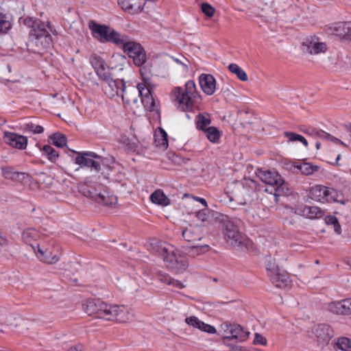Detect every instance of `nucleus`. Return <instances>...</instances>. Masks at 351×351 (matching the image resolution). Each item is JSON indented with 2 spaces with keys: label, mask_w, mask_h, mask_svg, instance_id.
I'll return each mask as SVG.
<instances>
[{
  "label": "nucleus",
  "mask_w": 351,
  "mask_h": 351,
  "mask_svg": "<svg viewBox=\"0 0 351 351\" xmlns=\"http://www.w3.org/2000/svg\"><path fill=\"white\" fill-rule=\"evenodd\" d=\"M182 234L183 238L191 244H195L202 239V234L197 227L186 228L182 230Z\"/></svg>",
  "instance_id": "26"
},
{
  "label": "nucleus",
  "mask_w": 351,
  "mask_h": 351,
  "mask_svg": "<svg viewBox=\"0 0 351 351\" xmlns=\"http://www.w3.org/2000/svg\"><path fill=\"white\" fill-rule=\"evenodd\" d=\"M206 136L212 143H217L219 142L221 132L215 127H208L205 131Z\"/></svg>",
  "instance_id": "34"
},
{
  "label": "nucleus",
  "mask_w": 351,
  "mask_h": 351,
  "mask_svg": "<svg viewBox=\"0 0 351 351\" xmlns=\"http://www.w3.org/2000/svg\"><path fill=\"white\" fill-rule=\"evenodd\" d=\"M221 229L225 239L234 247H240L244 244L246 238L239 229V219H233L227 215H221L219 218Z\"/></svg>",
  "instance_id": "4"
},
{
  "label": "nucleus",
  "mask_w": 351,
  "mask_h": 351,
  "mask_svg": "<svg viewBox=\"0 0 351 351\" xmlns=\"http://www.w3.org/2000/svg\"><path fill=\"white\" fill-rule=\"evenodd\" d=\"M333 228L336 234H340L341 233V226L338 221L335 224H333Z\"/></svg>",
  "instance_id": "56"
},
{
  "label": "nucleus",
  "mask_w": 351,
  "mask_h": 351,
  "mask_svg": "<svg viewBox=\"0 0 351 351\" xmlns=\"http://www.w3.org/2000/svg\"><path fill=\"white\" fill-rule=\"evenodd\" d=\"M316 136H318L319 138H324V139H326V140H330V138H331L332 135L327 133V132H325L324 131H322V130H319V132H316Z\"/></svg>",
  "instance_id": "54"
},
{
  "label": "nucleus",
  "mask_w": 351,
  "mask_h": 351,
  "mask_svg": "<svg viewBox=\"0 0 351 351\" xmlns=\"http://www.w3.org/2000/svg\"><path fill=\"white\" fill-rule=\"evenodd\" d=\"M267 269L268 276L275 287L285 289L291 285V280L287 271L280 270L278 267H267Z\"/></svg>",
  "instance_id": "12"
},
{
  "label": "nucleus",
  "mask_w": 351,
  "mask_h": 351,
  "mask_svg": "<svg viewBox=\"0 0 351 351\" xmlns=\"http://www.w3.org/2000/svg\"><path fill=\"white\" fill-rule=\"evenodd\" d=\"M196 199L197 201H199L200 203H202L204 206L205 208L207 207L208 205H207V202L205 199L201 198V197H196Z\"/></svg>",
  "instance_id": "59"
},
{
  "label": "nucleus",
  "mask_w": 351,
  "mask_h": 351,
  "mask_svg": "<svg viewBox=\"0 0 351 351\" xmlns=\"http://www.w3.org/2000/svg\"><path fill=\"white\" fill-rule=\"evenodd\" d=\"M285 136L289 138L290 141H300L302 143H303L306 147L308 146V142L306 140V138L302 136V135L290 132H285Z\"/></svg>",
  "instance_id": "44"
},
{
  "label": "nucleus",
  "mask_w": 351,
  "mask_h": 351,
  "mask_svg": "<svg viewBox=\"0 0 351 351\" xmlns=\"http://www.w3.org/2000/svg\"><path fill=\"white\" fill-rule=\"evenodd\" d=\"M10 27V23L5 20L4 16L0 13V34L5 33Z\"/></svg>",
  "instance_id": "48"
},
{
  "label": "nucleus",
  "mask_w": 351,
  "mask_h": 351,
  "mask_svg": "<svg viewBox=\"0 0 351 351\" xmlns=\"http://www.w3.org/2000/svg\"><path fill=\"white\" fill-rule=\"evenodd\" d=\"M326 45L320 42L317 37L307 38L302 44V51L311 55H317L326 51Z\"/></svg>",
  "instance_id": "17"
},
{
  "label": "nucleus",
  "mask_w": 351,
  "mask_h": 351,
  "mask_svg": "<svg viewBox=\"0 0 351 351\" xmlns=\"http://www.w3.org/2000/svg\"><path fill=\"white\" fill-rule=\"evenodd\" d=\"M323 185H316L310 189L309 194L312 199L322 202Z\"/></svg>",
  "instance_id": "41"
},
{
  "label": "nucleus",
  "mask_w": 351,
  "mask_h": 351,
  "mask_svg": "<svg viewBox=\"0 0 351 351\" xmlns=\"http://www.w3.org/2000/svg\"><path fill=\"white\" fill-rule=\"evenodd\" d=\"M340 158H341V155H340V154H339V155L337 156V158H336V163H337V162L340 160Z\"/></svg>",
  "instance_id": "64"
},
{
  "label": "nucleus",
  "mask_w": 351,
  "mask_h": 351,
  "mask_svg": "<svg viewBox=\"0 0 351 351\" xmlns=\"http://www.w3.org/2000/svg\"><path fill=\"white\" fill-rule=\"evenodd\" d=\"M336 346L343 351H351V340L347 337L338 339Z\"/></svg>",
  "instance_id": "43"
},
{
  "label": "nucleus",
  "mask_w": 351,
  "mask_h": 351,
  "mask_svg": "<svg viewBox=\"0 0 351 351\" xmlns=\"http://www.w3.org/2000/svg\"><path fill=\"white\" fill-rule=\"evenodd\" d=\"M165 262L169 269L178 274L186 271L189 265L187 258L174 247L173 252L166 256Z\"/></svg>",
  "instance_id": "10"
},
{
  "label": "nucleus",
  "mask_w": 351,
  "mask_h": 351,
  "mask_svg": "<svg viewBox=\"0 0 351 351\" xmlns=\"http://www.w3.org/2000/svg\"><path fill=\"white\" fill-rule=\"evenodd\" d=\"M302 215L306 218L314 219H320L324 215V211L314 206H305L302 210Z\"/></svg>",
  "instance_id": "28"
},
{
  "label": "nucleus",
  "mask_w": 351,
  "mask_h": 351,
  "mask_svg": "<svg viewBox=\"0 0 351 351\" xmlns=\"http://www.w3.org/2000/svg\"><path fill=\"white\" fill-rule=\"evenodd\" d=\"M210 247L208 245H198L197 243L191 244L187 250L188 254L191 256L199 255L208 251Z\"/></svg>",
  "instance_id": "35"
},
{
  "label": "nucleus",
  "mask_w": 351,
  "mask_h": 351,
  "mask_svg": "<svg viewBox=\"0 0 351 351\" xmlns=\"http://www.w3.org/2000/svg\"><path fill=\"white\" fill-rule=\"evenodd\" d=\"M328 309L330 312L337 315H350L351 298L332 302L328 304Z\"/></svg>",
  "instance_id": "20"
},
{
  "label": "nucleus",
  "mask_w": 351,
  "mask_h": 351,
  "mask_svg": "<svg viewBox=\"0 0 351 351\" xmlns=\"http://www.w3.org/2000/svg\"><path fill=\"white\" fill-rule=\"evenodd\" d=\"M90 63L96 73L101 79H107L109 77L110 68L105 60L100 56L93 55L90 57Z\"/></svg>",
  "instance_id": "18"
},
{
  "label": "nucleus",
  "mask_w": 351,
  "mask_h": 351,
  "mask_svg": "<svg viewBox=\"0 0 351 351\" xmlns=\"http://www.w3.org/2000/svg\"><path fill=\"white\" fill-rule=\"evenodd\" d=\"M322 190L321 202H341L342 204H345L344 201L339 199V197H342V195L336 189L323 186Z\"/></svg>",
  "instance_id": "24"
},
{
  "label": "nucleus",
  "mask_w": 351,
  "mask_h": 351,
  "mask_svg": "<svg viewBox=\"0 0 351 351\" xmlns=\"http://www.w3.org/2000/svg\"><path fill=\"white\" fill-rule=\"evenodd\" d=\"M123 101L127 104H136L138 101V90L134 86H124L120 94Z\"/></svg>",
  "instance_id": "25"
},
{
  "label": "nucleus",
  "mask_w": 351,
  "mask_h": 351,
  "mask_svg": "<svg viewBox=\"0 0 351 351\" xmlns=\"http://www.w3.org/2000/svg\"><path fill=\"white\" fill-rule=\"evenodd\" d=\"M329 141H330L336 144H341V145L346 146V145L341 140H339V138L334 137L332 136H331V138H330Z\"/></svg>",
  "instance_id": "57"
},
{
  "label": "nucleus",
  "mask_w": 351,
  "mask_h": 351,
  "mask_svg": "<svg viewBox=\"0 0 351 351\" xmlns=\"http://www.w3.org/2000/svg\"><path fill=\"white\" fill-rule=\"evenodd\" d=\"M258 176L260 178L261 181L273 188L276 201H278V197L289 194V191L287 184L277 172L271 171H260Z\"/></svg>",
  "instance_id": "6"
},
{
  "label": "nucleus",
  "mask_w": 351,
  "mask_h": 351,
  "mask_svg": "<svg viewBox=\"0 0 351 351\" xmlns=\"http://www.w3.org/2000/svg\"><path fill=\"white\" fill-rule=\"evenodd\" d=\"M210 119L208 114H199L197 117L196 125L197 128L205 131L210 127Z\"/></svg>",
  "instance_id": "36"
},
{
  "label": "nucleus",
  "mask_w": 351,
  "mask_h": 351,
  "mask_svg": "<svg viewBox=\"0 0 351 351\" xmlns=\"http://www.w3.org/2000/svg\"><path fill=\"white\" fill-rule=\"evenodd\" d=\"M146 0H118V4L125 12L135 14L141 12Z\"/></svg>",
  "instance_id": "19"
},
{
  "label": "nucleus",
  "mask_w": 351,
  "mask_h": 351,
  "mask_svg": "<svg viewBox=\"0 0 351 351\" xmlns=\"http://www.w3.org/2000/svg\"><path fill=\"white\" fill-rule=\"evenodd\" d=\"M136 88L138 90V97H145L151 95V90L144 84H138Z\"/></svg>",
  "instance_id": "46"
},
{
  "label": "nucleus",
  "mask_w": 351,
  "mask_h": 351,
  "mask_svg": "<svg viewBox=\"0 0 351 351\" xmlns=\"http://www.w3.org/2000/svg\"><path fill=\"white\" fill-rule=\"evenodd\" d=\"M185 322L195 328L199 329L200 330L206 332L209 334H215L217 331L214 326L204 323L195 316L186 317L185 319Z\"/></svg>",
  "instance_id": "22"
},
{
  "label": "nucleus",
  "mask_w": 351,
  "mask_h": 351,
  "mask_svg": "<svg viewBox=\"0 0 351 351\" xmlns=\"http://www.w3.org/2000/svg\"><path fill=\"white\" fill-rule=\"evenodd\" d=\"M2 175L5 179L12 180H22L25 177L24 173L15 171L12 167H5L1 169Z\"/></svg>",
  "instance_id": "31"
},
{
  "label": "nucleus",
  "mask_w": 351,
  "mask_h": 351,
  "mask_svg": "<svg viewBox=\"0 0 351 351\" xmlns=\"http://www.w3.org/2000/svg\"><path fill=\"white\" fill-rule=\"evenodd\" d=\"M84 195L95 202L106 206H111L117 204V197L111 194L108 188L100 183H95L90 186Z\"/></svg>",
  "instance_id": "7"
},
{
  "label": "nucleus",
  "mask_w": 351,
  "mask_h": 351,
  "mask_svg": "<svg viewBox=\"0 0 351 351\" xmlns=\"http://www.w3.org/2000/svg\"><path fill=\"white\" fill-rule=\"evenodd\" d=\"M150 199L154 204H156L162 206H167L170 204V199L160 189H157L152 193L150 195Z\"/></svg>",
  "instance_id": "30"
},
{
  "label": "nucleus",
  "mask_w": 351,
  "mask_h": 351,
  "mask_svg": "<svg viewBox=\"0 0 351 351\" xmlns=\"http://www.w3.org/2000/svg\"><path fill=\"white\" fill-rule=\"evenodd\" d=\"M52 143L58 147H62L66 143V137L62 134L55 133L50 136Z\"/></svg>",
  "instance_id": "40"
},
{
  "label": "nucleus",
  "mask_w": 351,
  "mask_h": 351,
  "mask_svg": "<svg viewBox=\"0 0 351 351\" xmlns=\"http://www.w3.org/2000/svg\"><path fill=\"white\" fill-rule=\"evenodd\" d=\"M156 278L158 281L165 283L169 285V283L171 282V277L169 276V275L164 274H162L160 272L157 273Z\"/></svg>",
  "instance_id": "50"
},
{
  "label": "nucleus",
  "mask_w": 351,
  "mask_h": 351,
  "mask_svg": "<svg viewBox=\"0 0 351 351\" xmlns=\"http://www.w3.org/2000/svg\"><path fill=\"white\" fill-rule=\"evenodd\" d=\"M104 82V89L105 94L109 97H114L115 95H120L122 89L125 86L123 80H114L109 75L107 79H101Z\"/></svg>",
  "instance_id": "16"
},
{
  "label": "nucleus",
  "mask_w": 351,
  "mask_h": 351,
  "mask_svg": "<svg viewBox=\"0 0 351 351\" xmlns=\"http://www.w3.org/2000/svg\"><path fill=\"white\" fill-rule=\"evenodd\" d=\"M185 322L195 328L199 329L200 330L206 332L209 334H215L217 331L214 326L204 323L195 316L186 317L185 319Z\"/></svg>",
  "instance_id": "23"
},
{
  "label": "nucleus",
  "mask_w": 351,
  "mask_h": 351,
  "mask_svg": "<svg viewBox=\"0 0 351 351\" xmlns=\"http://www.w3.org/2000/svg\"><path fill=\"white\" fill-rule=\"evenodd\" d=\"M254 343L256 345L260 344L262 346H265L267 344V339L262 335L256 333L254 339Z\"/></svg>",
  "instance_id": "51"
},
{
  "label": "nucleus",
  "mask_w": 351,
  "mask_h": 351,
  "mask_svg": "<svg viewBox=\"0 0 351 351\" xmlns=\"http://www.w3.org/2000/svg\"><path fill=\"white\" fill-rule=\"evenodd\" d=\"M324 220L326 224L332 226L338 221L337 218L333 215H328L326 217Z\"/></svg>",
  "instance_id": "53"
},
{
  "label": "nucleus",
  "mask_w": 351,
  "mask_h": 351,
  "mask_svg": "<svg viewBox=\"0 0 351 351\" xmlns=\"http://www.w3.org/2000/svg\"><path fill=\"white\" fill-rule=\"evenodd\" d=\"M330 329L328 326L319 324L316 327L315 334L320 340L327 341L330 338Z\"/></svg>",
  "instance_id": "32"
},
{
  "label": "nucleus",
  "mask_w": 351,
  "mask_h": 351,
  "mask_svg": "<svg viewBox=\"0 0 351 351\" xmlns=\"http://www.w3.org/2000/svg\"><path fill=\"white\" fill-rule=\"evenodd\" d=\"M316 132H319L318 130H315L313 128H308L306 130H304V132L310 135H316Z\"/></svg>",
  "instance_id": "58"
},
{
  "label": "nucleus",
  "mask_w": 351,
  "mask_h": 351,
  "mask_svg": "<svg viewBox=\"0 0 351 351\" xmlns=\"http://www.w3.org/2000/svg\"><path fill=\"white\" fill-rule=\"evenodd\" d=\"M155 143L157 147H161L163 149H167L168 147L167 134L162 129H160L159 132L156 133L154 136Z\"/></svg>",
  "instance_id": "33"
},
{
  "label": "nucleus",
  "mask_w": 351,
  "mask_h": 351,
  "mask_svg": "<svg viewBox=\"0 0 351 351\" xmlns=\"http://www.w3.org/2000/svg\"><path fill=\"white\" fill-rule=\"evenodd\" d=\"M88 27L92 32L93 35L97 37L101 42L113 43L117 45V43L123 41L120 39L123 34L107 25H99L94 21H90Z\"/></svg>",
  "instance_id": "8"
},
{
  "label": "nucleus",
  "mask_w": 351,
  "mask_h": 351,
  "mask_svg": "<svg viewBox=\"0 0 351 351\" xmlns=\"http://www.w3.org/2000/svg\"><path fill=\"white\" fill-rule=\"evenodd\" d=\"M228 70L235 74L237 77L241 81L245 82L247 80V75L246 73L237 64L232 63L228 66Z\"/></svg>",
  "instance_id": "37"
},
{
  "label": "nucleus",
  "mask_w": 351,
  "mask_h": 351,
  "mask_svg": "<svg viewBox=\"0 0 351 351\" xmlns=\"http://www.w3.org/2000/svg\"><path fill=\"white\" fill-rule=\"evenodd\" d=\"M199 82L202 91L207 95H213L216 90V80L210 74H201Z\"/></svg>",
  "instance_id": "21"
},
{
  "label": "nucleus",
  "mask_w": 351,
  "mask_h": 351,
  "mask_svg": "<svg viewBox=\"0 0 351 351\" xmlns=\"http://www.w3.org/2000/svg\"><path fill=\"white\" fill-rule=\"evenodd\" d=\"M41 151L45 155L47 156V158L52 162H55L59 157L58 152L53 149L51 145H45Z\"/></svg>",
  "instance_id": "38"
},
{
  "label": "nucleus",
  "mask_w": 351,
  "mask_h": 351,
  "mask_svg": "<svg viewBox=\"0 0 351 351\" xmlns=\"http://www.w3.org/2000/svg\"><path fill=\"white\" fill-rule=\"evenodd\" d=\"M148 245L149 250L162 257L164 261L166 260V256L173 252L174 247L173 245L157 239H151Z\"/></svg>",
  "instance_id": "14"
},
{
  "label": "nucleus",
  "mask_w": 351,
  "mask_h": 351,
  "mask_svg": "<svg viewBox=\"0 0 351 351\" xmlns=\"http://www.w3.org/2000/svg\"><path fill=\"white\" fill-rule=\"evenodd\" d=\"M67 351H82L81 348L77 347H71L69 349H68Z\"/></svg>",
  "instance_id": "60"
},
{
  "label": "nucleus",
  "mask_w": 351,
  "mask_h": 351,
  "mask_svg": "<svg viewBox=\"0 0 351 351\" xmlns=\"http://www.w3.org/2000/svg\"><path fill=\"white\" fill-rule=\"evenodd\" d=\"M169 285H172L178 289H182L185 287L182 282H181L180 281H179L178 280H175L172 278L171 280V282L169 283Z\"/></svg>",
  "instance_id": "55"
},
{
  "label": "nucleus",
  "mask_w": 351,
  "mask_h": 351,
  "mask_svg": "<svg viewBox=\"0 0 351 351\" xmlns=\"http://www.w3.org/2000/svg\"><path fill=\"white\" fill-rule=\"evenodd\" d=\"M98 158V156L94 152H77L75 163L79 165L82 168L90 167L92 171L94 170L98 173L101 169V164L99 161L94 160V158Z\"/></svg>",
  "instance_id": "13"
},
{
  "label": "nucleus",
  "mask_w": 351,
  "mask_h": 351,
  "mask_svg": "<svg viewBox=\"0 0 351 351\" xmlns=\"http://www.w3.org/2000/svg\"><path fill=\"white\" fill-rule=\"evenodd\" d=\"M202 12L208 17H211L215 12V9L209 3H203L201 5Z\"/></svg>",
  "instance_id": "47"
},
{
  "label": "nucleus",
  "mask_w": 351,
  "mask_h": 351,
  "mask_svg": "<svg viewBox=\"0 0 351 351\" xmlns=\"http://www.w3.org/2000/svg\"><path fill=\"white\" fill-rule=\"evenodd\" d=\"M5 242H6V240L0 236V245H3L5 243Z\"/></svg>",
  "instance_id": "61"
},
{
  "label": "nucleus",
  "mask_w": 351,
  "mask_h": 351,
  "mask_svg": "<svg viewBox=\"0 0 351 351\" xmlns=\"http://www.w3.org/2000/svg\"><path fill=\"white\" fill-rule=\"evenodd\" d=\"M196 217L202 222L208 221L210 218V212L208 209H202L197 213Z\"/></svg>",
  "instance_id": "49"
},
{
  "label": "nucleus",
  "mask_w": 351,
  "mask_h": 351,
  "mask_svg": "<svg viewBox=\"0 0 351 351\" xmlns=\"http://www.w3.org/2000/svg\"><path fill=\"white\" fill-rule=\"evenodd\" d=\"M141 74L143 78V80L145 81L146 80L149 79V74H150V68L147 66H144L140 69Z\"/></svg>",
  "instance_id": "52"
},
{
  "label": "nucleus",
  "mask_w": 351,
  "mask_h": 351,
  "mask_svg": "<svg viewBox=\"0 0 351 351\" xmlns=\"http://www.w3.org/2000/svg\"><path fill=\"white\" fill-rule=\"evenodd\" d=\"M25 130L28 132H33L34 134H41L44 131V128L41 125H35L32 123L26 124Z\"/></svg>",
  "instance_id": "45"
},
{
  "label": "nucleus",
  "mask_w": 351,
  "mask_h": 351,
  "mask_svg": "<svg viewBox=\"0 0 351 351\" xmlns=\"http://www.w3.org/2000/svg\"><path fill=\"white\" fill-rule=\"evenodd\" d=\"M36 252L38 258L43 263L47 264L56 263L60 260L58 250L52 245L36 244Z\"/></svg>",
  "instance_id": "11"
},
{
  "label": "nucleus",
  "mask_w": 351,
  "mask_h": 351,
  "mask_svg": "<svg viewBox=\"0 0 351 351\" xmlns=\"http://www.w3.org/2000/svg\"><path fill=\"white\" fill-rule=\"evenodd\" d=\"M3 138L7 145L15 149L23 150L27 145V138L14 132H4Z\"/></svg>",
  "instance_id": "15"
},
{
  "label": "nucleus",
  "mask_w": 351,
  "mask_h": 351,
  "mask_svg": "<svg viewBox=\"0 0 351 351\" xmlns=\"http://www.w3.org/2000/svg\"><path fill=\"white\" fill-rule=\"evenodd\" d=\"M141 102L146 110L150 112L155 110L156 102L152 95L142 97Z\"/></svg>",
  "instance_id": "42"
},
{
  "label": "nucleus",
  "mask_w": 351,
  "mask_h": 351,
  "mask_svg": "<svg viewBox=\"0 0 351 351\" xmlns=\"http://www.w3.org/2000/svg\"><path fill=\"white\" fill-rule=\"evenodd\" d=\"M297 168L302 174L309 176L317 171L319 167L316 165H313L311 163L305 162L297 166Z\"/></svg>",
  "instance_id": "39"
},
{
  "label": "nucleus",
  "mask_w": 351,
  "mask_h": 351,
  "mask_svg": "<svg viewBox=\"0 0 351 351\" xmlns=\"http://www.w3.org/2000/svg\"><path fill=\"white\" fill-rule=\"evenodd\" d=\"M238 350H239V351H246L245 348L243 347H236L235 351H237Z\"/></svg>",
  "instance_id": "62"
},
{
  "label": "nucleus",
  "mask_w": 351,
  "mask_h": 351,
  "mask_svg": "<svg viewBox=\"0 0 351 351\" xmlns=\"http://www.w3.org/2000/svg\"><path fill=\"white\" fill-rule=\"evenodd\" d=\"M38 234L34 229H27L23 232L22 239L25 243L28 244L36 252V244H38L36 241V239L38 237Z\"/></svg>",
  "instance_id": "27"
},
{
  "label": "nucleus",
  "mask_w": 351,
  "mask_h": 351,
  "mask_svg": "<svg viewBox=\"0 0 351 351\" xmlns=\"http://www.w3.org/2000/svg\"><path fill=\"white\" fill-rule=\"evenodd\" d=\"M219 330L223 333L222 341L226 345H228V342L232 339L244 341L250 335V332L241 325L228 322L221 324Z\"/></svg>",
  "instance_id": "9"
},
{
  "label": "nucleus",
  "mask_w": 351,
  "mask_h": 351,
  "mask_svg": "<svg viewBox=\"0 0 351 351\" xmlns=\"http://www.w3.org/2000/svg\"><path fill=\"white\" fill-rule=\"evenodd\" d=\"M123 41L117 43L123 52L132 59L134 64L137 66H143L147 60L146 52L142 45L134 40H131L125 35H122L120 38Z\"/></svg>",
  "instance_id": "5"
},
{
  "label": "nucleus",
  "mask_w": 351,
  "mask_h": 351,
  "mask_svg": "<svg viewBox=\"0 0 351 351\" xmlns=\"http://www.w3.org/2000/svg\"><path fill=\"white\" fill-rule=\"evenodd\" d=\"M320 146H321V143H320V142H319V141L316 142V143H315V147H316V148H317V149H319L320 148Z\"/></svg>",
  "instance_id": "63"
},
{
  "label": "nucleus",
  "mask_w": 351,
  "mask_h": 351,
  "mask_svg": "<svg viewBox=\"0 0 351 351\" xmlns=\"http://www.w3.org/2000/svg\"><path fill=\"white\" fill-rule=\"evenodd\" d=\"M171 100L176 108L182 112L192 111L195 102L199 97L193 80L186 82L184 87H176L171 93Z\"/></svg>",
  "instance_id": "2"
},
{
  "label": "nucleus",
  "mask_w": 351,
  "mask_h": 351,
  "mask_svg": "<svg viewBox=\"0 0 351 351\" xmlns=\"http://www.w3.org/2000/svg\"><path fill=\"white\" fill-rule=\"evenodd\" d=\"M83 309L90 316L119 323L131 322L134 314L123 306L108 304L99 299H88L83 303Z\"/></svg>",
  "instance_id": "1"
},
{
  "label": "nucleus",
  "mask_w": 351,
  "mask_h": 351,
  "mask_svg": "<svg viewBox=\"0 0 351 351\" xmlns=\"http://www.w3.org/2000/svg\"><path fill=\"white\" fill-rule=\"evenodd\" d=\"M23 23L30 28V42L38 47V50L50 47L52 44V38L47 30L49 28L47 23L32 18L25 19Z\"/></svg>",
  "instance_id": "3"
},
{
  "label": "nucleus",
  "mask_w": 351,
  "mask_h": 351,
  "mask_svg": "<svg viewBox=\"0 0 351 351\" xmlns=\"http://www.w3.org/2000/svg\"><path fill=\"white\" fill-rule=\"evenodd\" d=\"M333 34L341 37L351 36V21L336 23L334 26Z\"/></svg>",
  "instance_id": "29"
}]
</instances>
